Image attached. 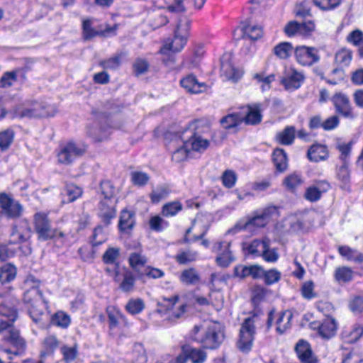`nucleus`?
<instances>
[{"instance_id": "1", "label": "nucleus", "mask_w": 363, "mask_h": 363, "mask_svg": "<svg viewBox=\"0 0 363 363\" xmlns=\"http://www.w3.org/2000/svg\"><path fill=\"white\" fill-rule=\"evenodd\" d=\"M17 303L18 301L13 296H5L1 302V337L5 342L16 347L13 352L7 349L4 351L14 355H18L19 350H22L25 345V341L20 337L19 331L13 326V322L18 317L16 308Z\"/></svg>"}, {"instance_id": "2", "label": "nucleus", "mask_w": 363, "mask_h": 363, "mask_svg": "<svg viewBox=\"0 0 363 363\" xmlns=\"http://www.w3.org/2000/svg\"><path fill=\"white\" fill-rule=\"evenodd\" d=\"M48 106L44 103H39L36 101H28L25 103L16 106L9 112L1 108V118L9 113L12 118L18 117L23 118H38L48 117L53 116L48 110Z\"/></svg>"}, {"instance_id": "3", "label": "nucleus", "mask_w": 363, "mask_h": 363, "mask_svg": "<svg viewBox=\"0 0 363 363\" xmlns=\"http://www.w3.org/2000/svg\"><path fill=\"white\" fill-rule=\"evenodd\" d=\"M95 119L93 123L87 126V135L96 143H100L106 140L111 129L109 115L106 112H93Z\"/></svg>"}, {"instance_id": "4", "label": "nucleus", "mask_w": 363, "mask_h": 363, "mask_svg": "<svg viewBox=\"0 0 363 363\" xmlns=\"http://www.w3.org/2000/svg\"><path fill=\"white\" fill-rule=\"evenodd\" d=\"M255 334V326L253 318L248 317L241 325L239 340L237 342V347L242 352L247 353L251 350Z\"/></svg>"}, {"instance_id": "5", "label": "nucleus", "mask_w": 363, "mask_h": 363, "mask_svg": "<svg viewBox=\"0 0 363 363\" xmlns=\"http://www.w3.org/2000/svg\"><path fill=\"white\" fill-rule=\"evenodd\" d=\"M34 227L38 240L46 241L57 236V229L51 227L50 221L44 213L34 215Z\"/></svg>"}, {"instance_id": "6", "label": "nucleus", "mask_w": 363, "mask_h": 363, "mask_svg": "<svg viewBox=\"0 0 363 363\" xmlns=\"http://www.w3.org/2000/svg\"><path fill=\"white\" fill-rule=\"evenodd\" d=\"M23 210L22 205L11 194L1 193V216L16 219L21 216Z\"/></svg>"}, {"instance_id": "7", "label": "nucleus", "mask_w": 363, "mask_h": 363, "mask_svg": "<svg viewBox=\"0 0 363 363\" xmlns=\"http://www.w3.org/2000/svg\"><path fill=\"white\" fill-rule=\"evenodd\" d=\"M224 335L219 328L215 325L208 326L199 342L203 347L208 350L217 349L222 343Z\"/></svg>"}, {"instance_id": "8", "label": "nucleus", "mask_w": 363, "mask_h": 363, "mask_svg": "<svg viewBox=\"0 0 363 363\" xmlns=\"http://www.w3.org/2000/svg\"><path fill=\"white\" fill-rule=\"evenodd\" d=\"M86 150V145L78 147L75 143L70 142L65 145L57 155L58 162L62 164H69L77 157L82 156Z\"/></svg>"}, {"instance_id": "9", "label": "nucleus", "mask_w": 363, "mask_h": 363, "mask_svg": "<svg viewBox=\"0 0 363 363\" xmlns=\"http://www.w3.org/2000/svg\"><path fill=\"white\" fill-rule=\"evenodd\" d=\"M315 29L313 21L298 23L296 21H289L284 27V32L289 37L294 36L296 34L309 35Z\"/></svg>"}, {"instance_id": "10", "label": "nucleus", "mask_w": 363, "mask_h": 363, "mask_svg": "<svg viewBox=\"0 0 363 363\" xmlns=\"http://www.w3.org/2000/svg\"><path fill=\"white\" fill-rule=\"evenodd\" d=\"M118 199H101L98 206V216L106 226L111 223V219L116 215Z\"/></svg>"}, {"instance_id": "11", "label": "nucleus", "mask_w": 363, "mask_h": 363, "mask_svg": "<svg viewBox=\"0 0 363 363\" xmlns=\"http://www.w3.org/2000/svg\"><path fill=\"white\" fill-rule=\"evenodd\" d=\"M316 52L313 47L298 46L295 50V55L301 65L311 66L319 60Z\"/></svg>"}, {"instance_id": "12", "label": "nucleus", "mask_w": 363, "mask_h": 363, "mask_svg": "<svg viewBox=\"0 0 363 363\" xmlns=\"http://www.w3.org/2000/svg\"><path fill=\"white\" fill-rule=\"evenodd\" d=\"M332 101L337 113L346 118H354L350 100L346 95L342 93H336L333 96Z\"/></svg>"}, {"instance_id": "13", "label": "nucleus", "mask_w": 363, "mask_h": 363, "mask_svg": "<svg viewBox=\"0 0 363 363\" xmlns=\"http://www.w3.org/2000/svg\"><path fill=\"white\" fill-rule=\"evenodd\" d=\"M264 273V269L258 265L253 264L250 266L238 265L234 268V276L245 279L251 277L254 279L262 278Z\"/></svg>"}, {"instance_id": "14", "label": "nucleus", "mask_w": 363, "mask_h": 363, "mask_svg": "<svg viewBox=\"0 0 363 363\" xmlns=\"http://www.w3.org/2000/svg\"><path fill=\"white\" fill-rule=\"evenodd\" d=\"M247 112L245 114L242 113V121L246 125H256L259 124L262 119L261 108L259 104H255L252 106L247 105Z\"/></svg>"}, {"instance_id": "15", "label": "nucleus", "mask_w": 363, "mask_h": 363, "mask_svg": "<svg viewBox=\"0 0 363 363\" xmlns=\"http://www.w3.org/2000/svg\"><path fill=\"white\" fill-rule=\"evenodd\" d=\"M295 350L303 363H316V359L313 355L311 345L307 341L303 340H299L295 347Z\"/></svg>"}, {"instance_id": "16", "label": "nucleus", "mask_w": 363, "mask_h": 363, "mask_svg": "<svg viewBox=\"0 0 363 363\" xmlns=\"http://www.w3.org/2000/svg\"><path fill=\"white\" fill-rule=\"evenodd\" d=\"M307 157L314 162L326 160L328 157L327 147L319 143L312 145L308 150Z\"/></svg>"}, {"instance_id": "17", "label": "nucleus", "mask_w": 363, "mask_h": 363, "mask_svg": "<svg viewBox=\"0 0 363 363\" xmlns=\"http://www.w3.org/2000/svg\"><path fill=\"white\" fill-rule=\"evenodd\" d=\"M21 230H18L16 225H13L11 237L14 238V242H23L27 241L31 236L32 230L27 221L21 223Z\"/></svg>"}, {"instance_id": "18", "label": "nucleus", "mask_w": 363, "mask_h": 363, "mask_svg": "<svg viewBox=\"0 0 363 363\" xmlns=\"http://www.w3.org/2000/svg\"><path fill=\"white\" fill-rule=\"evenodd\" d=\"M135 213L123 209L120 214L118 229L121 232H127L133 228L135 225Z\"/></svg>"}, {"instance_id": "19", "label": "nucleus", "mask_w": 363, "mask_h": 363, "mask_svg": "<svg viewBox=\"0 0 363 363\" xmlns=\"http://www.w3.org/2000/svg\"><path fill=\"white\" fill-rule=\"evenodd\" d=\"M23 302L29 306L46 303L43 298L42 291L38 286H33L25 291Z\"/></svg>"}, {"instance_id": "20", "label": "nucleus", "mask_w": 363, "mask_h": 363, "mask_svg": "<svg viewBox=\"0 0 363 363\" xmlns=\"http://www.w3.org/2000/svg\"><path fill=\"white\" fill-rule=\"evenodd\" d=\"M337 323L335 318L327 317L321 323L319 335L324 339L328 340L335 335Z\"/></svg>"}, {"instance_id": "21", "label": "nucleus", "mask_w": 363, "mask_h": 363, "mask_svg": "<svg viewBox=\"0 0 363 363\" xmlns=\"http://www.w3.org/2000/svg\"><path fill=\"white\" fill-rule=\"evenodd\" d=\"M272 160L276 169L279 172H284L288 167V157L286 152L281 148L274 149L272 154Z\"/></svg>"}, {"instance_id": "22", "label": "nucleus", "mask_w": 363, "mask_h": 363, "mask_svg": "<svg viewBox=\"0 0 363 363\" xmlns=\"http://www.w3.org/2000/svg\"><path fill=\"white\" fill-rule=\"evenodd\" d=\"M182 350L193 363H203L206 359V352L201 349L194 348L189 345H183Z\"/></svg>"}, {"instance_id": "23", "label": "nucleus", "mask_w": 363, "mask_h": 363, "mask_svg": "<svg viewBox=\"0 0 363 363\" xmlns=\"http://www.w3.org/2000/svg\"><path fill=\"white\" fill-rule=\"evenodd\" d=\"M304 79V76L296 70H293L292 74L281 80V83L287 90H294L301 86V82Z\"/></svg>"}, {"instance_id": "24", "label": "nucleus", "mask_w": 363, "mask_h": 363, "mask_svg": "<svg viewBox=\"0 0 363 363\" xmlns=\"http://www.w3.org/2000/svg\"><path fill=\"white\" fill-rule=\"evenodd\" d=\"M128 261L130 266L137 272L138 277L142 279L143 270L146 267L147 259L145 257L137 252H133L130 254Z\"/></svg>"}, {"instance_id": "25", "label": "nucleus", "mask_w": 363, "mask_h": 363, "mask_svg": "<svg viewBox=\"0 0 363 363\" xmlns=\"http://www.w3.org/2000/svg\"><path fill=\"white\" fill-rule=\"evenodd\" d=\"M180 84L188 92L192 94L200 93L201 91V88L204 86V84L199 83L196 77L193 74H189L183 78L180 81Z\"/></svg>"}, {"instance_id": "26", "label": "nucleus", "mask_w": 363, "mask_h": 363, "mask_svg": "<svg viewBox=\"0 0 363 363\" xmlns=\"http://www.w3.org/2000/svg\"><path fill=\"white\" fill-rule=\"evenodd\" d=\"M209 145L208 140H203L201 136H197L194 133L189 140L184 141L185 147L191 146V150L195 151H203Z\"/></svg>"}, {"instance_id": "27", "label": "nucleus", "mask_w": 363, "mask_h": 363, "mask_svg": "<svg viewBox=\"0 0 363 363\" xmlns=\"http://www.w3.org/2000/svg\"><path fill=\"white\" fill-rule=\"evenodd\" d=\"M220 124L225 129H231L237 127L242 123V113L234 112L223 117L220 121Z\"/></svg>"}, {"instance_id": "28", "label": "nucleus", "mask_w": 363, "mask_h": 363, "mask_svg": "<svg viewBox=\"0 0 363 363\" xmlns=\"http://www.w3.org/2000/svg\"><path fill=\"white\" fill-rule=\"evenodd\" d=\"M296 129L294 126H287L277 134V140L281 145H291L295 139Z\"/></svg>"}, {"instance_id": "29", "label": "nucleus", "mask_w": 363, "mask_h": 363, "mask_svg": "<svg viewBox=\"0 0 363 363\" xmlns=\"http://www.w3.org/2000/svg\"><path fill=\"white\" fill-rule=\"evenodd\" d=\"M179 280L186 285H194L200 281V277L194 268H189L181 273Z\"/></svg>"}, {"instance_id": "30", "label": "nucleus", "mask_w": 363, "mask_h": 363, "mask_svg": "<svg viewBox=\"0 0 363 363\" xmlns=\"http://www.w3.org/2000/svg\"><path fill=\"white\" fill-rule=\"evenodd\" d=\"M17 274L16 267L11 263L1 264V284L9 283L13 280Z\"/></svg>"}, {"instance_id": "31", "label": "nucleus", "mask_w": 363, "mask_h": 363, "mask_svg": "<svg viewBox=\"0 0 363 363\" xmlns=\"http://www.w3.org/2000/svg\"><path fill=\"white\" fill-rule=\"evenodd\" d=\"M191 20L186 16L182 15L179 17L174 33L186 37L190 35Z\"/></svg>"}, {"instance_id": "32", "label": "nucleus", "mask_w": 363, "mask_h": 363, "mask_svg": "<svg viewBox=\"0 0 363 363\" xmlns=\"http://www.w3.org/2000/svg\"><path fill=\"white\" fill-rule=\"evenodd\" d=\"M45 303H40V304L31 305L28 309L29 315L33 321L37 324H42L43 325H44L43 321V317L45 316L43 307Z\"/></svg>"}, {"instance_id": "33", "label": "nucleus", "mask_w": 363, "mask_h": 363, "mask_svg": "<svg viewBox=\"0 0 363 363\" xmlns=\"http://www.w3.org/2000/svg\"><path fill=\"white\" fill-rule=\"evenodd\" d=\"M220 69L225 77L229 80L236 82L241 77L240 72L229 61L221 62Z\"/></svg>"}, {"instance_id": "34", "label": "nucleus", "mask_w": 363, "mask_h": 363, "mask_svg": "<svg viewBox=\"0 0 363 363\" xmlns=\"http://www.w3.org/2000/svg\"><path fill=\"white\" fill-rule=\"evenodd\" d=\"M99 191L104 200L118 199L116 197V188L108 180L102 181L100 183Z\"/></svg>"}, {"instance_id": "35", "label": "nucleus", "mask_w": 363, "mask_h": 363, "mask_svg": "<svg viewBox=\"0 0 363 363\" xmlns=\"http://www.w3.org/2000/svg\"><path fill=\"white\" fill-rule=\"evenodd\" d=\"M267 291V289L259 285H256L252 288L251 301L255 307L258 306L264 300Z\"/></svg>"}, {"instance_id": "36", "label": "nucleus", "mask_w": 363, "mask_h": 363, "mask_svg": "<svg viewBox=\"0 0 363 363\" xmlns=\"http://www.w3.org/2000/svg\"><path fill=\"white\" fill-rule=\"evenodd\" d=\"M292 50L293 46L290 43L283 42L274 48V54L280 59H286Z\"/></svg>"}, {"instance_id": "37", "label": "nucleus", "mask_w": 363, "mask_h": 363, "mask_svg": "<svg viewBox=\"0 0 363 363\" xmlns=\"http://www.w3.org/2000/svg\"><path fill=\"white\" fill-rule=\"evenodd\" d=\"M269 242L270 241L269 238L264 239V248L262 250L261 256L267 262H274L278 259L279 255L275 249L270 250Z\"/></svg>"}, {"instance_id": "38", "label": "nucleus", "mask_w": 363, "mask_h": 363, "mask_svg": "<svg viewBox=\"0 0 363 363\" xmlns=\"http://www.w3.org/2000/svg\"><path fill=\"white\" fill-rule=\"evenodd\" d=\"M189 37L174 33V38L169 45V49L174 52H180L187 43Z\"/></svg>"}, {"instance_id": "39", "label": "nucleus", "mask_w": 363, "mask_h": 363, "mask_svg": "<svg viewBox=\"0 0 363 363\" xmlns=\"http://www.w3.org/2000/svg\"><path fill=\"white\" fill-rule=\"evenodd\" d=\"M259 247H262V249L264 248V239H255L252 240L250 244L243 242L242 245V249L243 251H247L248 255L259 256L261 255L258 249Z\"/></svg>"}, {"instance_id": "40", "label": "nucleus", "mask_w": 363, "mask_h": 363, "mask_svg": "<svg viewBox=\"0 0 363 363\" xmlns=\"http://www.w3.org/2000/svg\"><path fill=\"white\" fill-rule=\"evenodd\" d=\"M135 286V278L133 274L126 271L123 274V279L119 285V289L125 293L132 291Z\"/></svg>"}, {"instance_id": "41", "label": "nucleus", "mask_w": 363, "mask_h": 363, "mask_svg": "<svg viewBox=\"0 0 363 363\" xmlns=\"http://www.w3.org/2000/svg\"><path fill=\"white\" fill-rule=\"evenodd\" d=\"M243 36H247L251 40H256L262 35V30L260 27L244 26L242 28Z\"/></svg>"}, {"instance_id": "42", "label": "nucleus", "mask_w": 363, "mask_h": 363, "mask_svg": "<svg viewBox=\"0 0 363 363\" xmlns=\"http://www.w3.org/2000/svg\"><path fill=\"white\" fill-rule=\"evenodd\" d=\"M230 243L228 244V249L216 259L217 264L221 267H227L234 260L232 252L229 250Z\"/></svg>"}, {"instance_id": "43", "label": "nucleus", "mask_w": 363, "mask_h": 363, "mask_svg": "<svg viewBox=\"0 0 363 363\" xmlns=\"http://www.w3.org/2000/svg\"><path fill=\"white\" fill-rule=\"evenodd\" d=\"M14 135L15 133L11 128L1 131V152L9 149L13 141Z\"/></svg>"}, {"instance_id": "44", "label": "nucleus", "mask_w": 363, "mask_h": 363, "mask_svg": "<svg viewBox=\"0 0 363 363\" xmlns=\"http://www.w3.org/2000/svg\"><path fill=\"white\" fill-rule=\"evenodd\" d=\"M221 180L225 187L230 189L235 184L237 175L234 171L227 169L223 172L221 176Z\"/></svg>"}, {"instance_id": "45", "label": "nucleus", "mask_w": 363, "mask_h": 363, "mask_svg": "<svg viewBox=\"0 0 363 363\" xmlns=\"http://www.w3.org/2000/svg\"><path fill=\"white\" fill-rule=\"evenodd\" d=\"M144 308V302L140 298L130 300L125 306L126 310L133 315L140 313Z\"/></svg>"}, {"instance_id": "46", "label": "nucleus", "mask_w": 363, "mask_h": 363, "mask_svg": "<svg viewBox=\"0 0 363 363\" xmlns=\"http://www.w3.org/2000/svg\"><path fill=\"white\" fill-rule=\"evenodd\" d=\"M182 209V205L179 201H173L164 205L162 214L164 216H174Z\"/></svg>"}, {"instance_id": "47", "label": "nucleus", "mask_w": 363, "mask_h": 363, "mask_svg": "<svg viewBox=\"0 0 363 363\" xmlns=\"http://www.w3.org/2000/svg\"><path fill=\"white\" fill-rule=\"evenodd\" d=\"M52 322L54 325L62 328H67L70 323V318L64 312L59 311L52 318Z\"/></svg>"}, {"instance_id": "48", "label": "nucleus", "mask_w": 363, "mask_h": 363, "mask_svg": "<svg viewBox=\"0 0 363 363\" xmlns=\"http://www.w3.org/2000/svg\"><path fill=\"white\" fill-rule=\"evenodd\" d=\"M57 345L58 342L55 337L50 336L47 337L44 341L45 350L41 352L40 357H43L51 354Z\"/></svg>"}, {"instance_id": "49", "label": "nucleus", "mask_w": 363, "mask_h": 363, "mask_svg": "<svg viewBox=\"0 0 363 363\" xmlns=\"http://www.w3.org/2000/svg\"><path fill=\"white\" fill-rule=\"evenodd\" d=\"M83 36L85 40H89L99 35V32L91 27V21L84 20L82 23Z\"/></svg>"}, {"instance_id": "50", "label": "nucleus", "mask_w": 363, "mask_h": 363, "mask_svg": "<svg viewBox=\"0 0 363 363\" xmlns=\"http://www.w3.org/2000/svg\"><path fill=\"white\" fill-rule=\"evenodd\" d=\"M149 64L145 59L137 58L133 64V69L135 76H139L147 72Z\"/></svg>"}, {"instance_id": "51", "label": "nucleus", "mask_w": 363, "mask_h": 363, "mask_svg": "<svg viewBox=\"0 0 363 363\" xmlns=\"http://www.w3.org/2000/svg\"><path fill=\"white\" fill-rule=\"evenodd\" d=\"M196 256L197 253L196 252H182L176 255L175 259L179 264H186L194 262L196 259Z\"/></svg>"}, {"instance_id": "52", "label": "nucleus", "mask_w": 363, "mask_h": 363, "mask_svg": "<svg viewBox=\"0 0 363 363\" xmlns=\"http://www.w3.org/2000/svg\"><path fill=\"white\" fill-rule=\"evenodd\" d=\"M335 59L336 62L347 66L352 60V52L345 48H342L336 53Z\"/></svg>"}, {"instance_id": "53", "label": "nucleus", "mask_w": 363, "mask_h": 363, "mask_svg": "<svg viewBox=\"0 0 363 363\" xmlns=\"http://www.w3.org/2000/svg\"><path fill=\"white\" fill-rule=\"evenodd\" d=\"M120 255V249L118 247H109L103 255V261L106 264H115Z\"/></svg>"}, {"instance_id": "54", "label": "nucleus", "mask_w": 363, "mask_h": 363, "mask_svg": "<svg viewBox=\"0 0 363 363\" xmlns=\"http://www.w3.org/2000/svg\"><path fill=\"white\" fill-rule=\"evenodd\" d=\"M262 277H264V282L267 285H271L279 281L281 279V273L274 269L268 271L264 269Z\"/></svg>"}, {"instance_id": "55", "label": "nucleus", "mask_w": 363, "mask_h": 363, "mask_svg": "<svg viewBox=\"0 0 363 363\" xmlns=\"http://www.w3.org/2000/svg\"><path fill=\"white\" fill-rule=\"evenodd\" d=\"M335 278L339 281H350L352 278V271L348 267H340L335 271Z\"/></svg>"}, {"instance_id": "56", "label": "nucleus", "mask_w": 363, "mask_h": 363, "mask_svg": "<svg viewBox=\"0 0 363 363\" xmlns=\"http://www.w3.org/2000/svg\"><path fill=\"white\" fill-rule=\"evenodd\" d=\"M105 240L106 238L104 234L103 228L101 225H98L94 230L91 242L94 247H96L101 245Z\"/></svg>"}, {"instance_id": "57", "label": "nucleus", "mask_w": 363, "mask_h": 363, "mask_svg": "<svg viewBox=\"0 0 363 363\" xmlns=\"http://www.w3.org/2000/svg\"><path fill=\"white\" fill-rule=\"evenodd\" d=\"M99 65L104 69H117L121 65V55H116L109 59L101 60Z\"/></svg>"}, {"instance_id": "58", "label": "nucleus", "mask_w": 363, "mask_h": 363, "mask_svg": "<svg viewBox=\"0 0 363 363\" xmlns=\"http://www.w3.org/2000/svg\"><path fill=\"white\" fill-rule=\"evenodd\" d=\"M65 192L68 196L67 202H72L75 201L82 194V189L74 184L67 185Z\"/></svg>"}, {"instance_id": "59", "label": "nucleus", "mask_w": 363, "mask_h": 363, "mask_svg": "<svg viewBox=\"0 0 363 363\" xmlns=\"http://www.w3.org/2000/svg\"><path fill=\"white\" fill-rule=\"evenodd\" d=\"M131 180L136 186H144L147 183L149 176L142 172H133L131 173Z\"/></svg>"}, {"instance_id": "60", "label": "nucleus", "mask_w": 363, "mask_h": 363, "mask_svg": "<svg viewBox=\"0 0 363 363\" xmlns=\"http://www.w3.org/2000/svg\"><path fill=\"white\" fill-rule=\"evenodd\" d=\"M313 3L322 10H328L337 6L340 0H313Z\"/></svg>"}, {"instance_id": "61", "label": "nucleus", "mask_w": 363, "mask_h": 363, "mask_svg": "<svg viewBox=\"0 0 363 363\" xmlns=\"http://www.w3.org/2000/svg\"><path fill=\"white\" fill-rule=\"evenodd\" d=\"M61 352L63 354V359L66 362H69L74 360L77 354V347H67L63 346L61 348Z\"/></svg>"}, {"instance_id": "62", "label": "nucleus", "mask_w": 363, "mask_h": 363, "mask_svg": "<svg viewBox=\"0 0 363 363\" xmlns=\"http://www.w3.org/2000/svg\"><path fill=\"white\" fill-rule=\"evenodd\" d=\"M304 197L311 202H315L321 198V194L319 193L318 190L312 185L306 189Z\"/></svg>"}, {"instance_id": "63", "label": "nucleus", "mask_w": 363, "mask_h": 363, "mask_svg": "<svg viewBox=\"0 0 363 363\" xmlns=\"http://www.w3.org/2000/svg\"><path fill=\"white\" fill-rule=\"evenodd\" d=\"M16 80L17 76L15 71L6 72L1 77V87L10 86Z\"/></svg>"}, {"instance_id": "64", "label": "nucleus", "mask_w": 363, "mask_h": 363, "mask_svg": "<svg viewBox=\"0 0 363 363\" xmlns=\"http://www.w3.org/2000/svg\"><path fill=\"white\" fill-rule=\"evenodd\" d=\"M349 307L354 313H362L363 311V297L356 296L350 302Z\"/></svg>"}]
</instances>
